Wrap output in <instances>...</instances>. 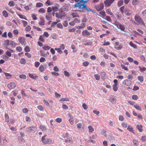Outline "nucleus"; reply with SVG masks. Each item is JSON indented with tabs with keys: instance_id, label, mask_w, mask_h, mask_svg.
<instances>
[{
	"instance_id": "obj_16",
	"label": "nucleus",
	"mask_w": 146,
	"mask_h": 146,
	"mask_svg": "<svg viewBox=\"0 0 146 146\" xmlns=\"http://www.w3.org/2000/svg\"><path fill=\"white\" fill-rule=\"evenodd\" d=\"M39 127L42 131H45L47 130L46 127L43 125H40Z\"/></svg>"
},
{
	"instance_id": "obj_36",
	"label": "nucleus",
	"mask_w": 146,
	"mask_h": 146,
	"mask_svg": "<svg viewBox=\"0 0 146 146\" xmlns=\"http://www.w3.org/2000/svg\"><path fill=\"white\" fill-rule=\"evenodd\" d=\"M5 54L9 57H11L12 56L11 52L9 51H7L6 52Z\"/></svg>"
},
{
	"instance_id": "obj_26",
	"label": "nucleus",
	"mask_w": 146,
	"mask_h": 146,
	"mask_svg": "<svg viewBox=\"0 0 146 146\" xmlns=\"http://www.w3.org/2000/svg\"><path fill=\"white\" fill-rule=\"evenodd\" d=\"M85 26V24L83 23L81 25L78 26L77 27V28L78 29H81L84 28Z\"/></svg>"
},
{
	"instance_id": "obj_30",
	"label": "nucleus",
	"mask_w": 146,
	"mask_h": 146,
	"mask_svg": "<svg viewBox=\"0 0 146 146\" xmlns=\"http://www.w3.org/2000/svg\"><path fill=\"white\" fill-rule=\"evenodd\" d=\"M59 101L60 102L69 101V100L68 98H62L60 99Z\"/></svg>"
},
{
	"instance_id": "obj_18",
	"label": "nucleus",
	"mask_w": 146,
	"mask_h": 146,
	"mask_svg": "<svg viewBox=\"0 0 146 146\" xmlns=\"http://www.w3.org/2000/svg\"><path fill=\"white\" fill-rule=\"evenodd\" d=\"M59 5L58 4L56 5V6H53L52 7V9L53 11H57L58 10V7H59Z\"/></svg>"
},
{
	"instance_id": "obj_61",
	"label": "nucleus",
	"mask_w": 146,
	"mask_h": 146,
	"mask_svg": "<svg viewBox=\"0 0 146 146\" xmlns=\"http://www.w3.org/2000/svg\"><path fill=\"white\" fill-rule=\"evenodd\" d=\"M76 23H75L74 21H72L70 22L69 23V24L71 26H74Z\"/></svg>"
},
{
	"instance_id": "obj_28",
	"label": "nucleus",
	"mask_w": 146,
	"mask_h": 146,
	"mask_svg": "<svg viewBox=\"0 0 146 146\" xmlns=\"http://www.w3.org/2000/svg\"><path fill=\"white\" fill-rule=\"evenodd\" d=\"M88 128L89 129V132H92L94 130V128L91 125H89L88 127Z\"/></svg>"
},
{
	"instance_id": "obj_32",
	"label": "nucleus",
	"mask_w": 146,
	"mask_h": 146,
	"mask_svg": "<svg viewBox=\"0 0 146 146\" xmlns=\"http://www.w3.org/2000/svg\"><path fill=\"white\" fill-rule=\"evenodd\" d=\"M123 45L122 44H120L116 47H114V48L117 50H120L122 48Z\"/></svg>"
},
{
	"instance_id": "obj_27",
	"label": "nucleus",
	"mask_w": 146,
	"mask_h": 146,
	"mask_svg": "<svg viewBox=\"0 0 146 146\" xmlns=\"http://www.w3.org/2000/svg\"><path fill=\"white\" fill-rule=\"evenodd\" d=\"M101 76V78L104 79L105 77L106 76V74L104 72H102L100 73Z\"/></svg>"
},
{
	"instance_id": "obj_6",
	"label": "nucleus",
	"mask_w": 146,
	"mask_h": 146,
	"mask_svg": "<svg viewBox=\"0 0 146 146\" xmlns=\"http://www.w3.org/2000/svg\"><path fill=\"white\" fill-rule=\"evenodd\" d=\"M86 6L84 3L82 4L80 3H77L75 4L74 5V7H78L79 9H82L84 8H85V6Z\"/></svg>"
},
{
	"instance_id": "obj_38",
	"label": "nucleus",
	"mask_w": 146,
	"mask_h": 146,
	"mask_svg": "<svg viewBox=\"0 0 146 146\" xmlns=\"http://www.w3.org/2000/svg\"><path fill=\"white\" fill-rule=\"evenodd\" d=\"M42 48L44 50H49L51 48V47L49 46H44L42 47Z\"/></svg>"
},
{
	"instance_id": "obj_9",
	"label": "nucleus",
	"mask_w": 146,
	"mask_h": 146,
	"mask_svg": "<svg viewBox=\"0 0 146 146\" xmlns=\"http://www.w3.org/2000/svg\"><path fill=\"white\" fill-rule=\"evenodd\" d=\"M29 75L30 78L35 80L37 79L38 78V76L35 74H31L29 73Z\"/></svg>"
},
{
	"instance_id": "obj_45",
	"label": "nucleus",
	"mask_w": 146,
	"mask_h": 146,
	"mask_svg": "<svg viewBox=\"0 0 146 146\" xmlns=\"http://www.w3.org/2000/svg\"><path fill=\"white\" fill-rule=\"evenodd\" d=\"M55 50L58 52L60 54H62V51L61 50L60 48H55Z\"/></svg>"
},
{
	"instance_id": "obj_23",
	"label": "nucleus",
	"mask_w": 146,
	"mask_h": 146,
	"mask_svg": "<svg viewBox=\"0 0 146 146\" xmlns=\"http://www.w3.org/2000/svg\"><path fill=\"white\" fill-rule=\"evenodd\" d=\"M39 70L41 72H42L44 71L45 68L44 66L42 65H40L39 67Z\"/></svg>"
},
{
	"instance_id": "obj_12",
	"label": "nucleus",
	"mask_w": 146,
	"mask_h": 146,
	"mask_svg": "<svg viewBox=\"0 0 146 146\" xmlns=\"http://www.w3.org/2000/svg\"><path fill=\"white\" fill-rule=\"evenodd\" d=\"M127 129L128 131L132 133L133 134H135V133L134 132L133 128L131 126L129 125L128 126Z\"/></svg>"
},
{
	"instance_id": "obj_29",
	"label": "nucleus",
	"mask_w": 146,
	"mask_h": 146,
	"mask_svg": "<svg viewBox=\"0 0 146 146\" xmlns=\"http://www.w3.org/2000/svg\"><path fill=\"white\" fill-rule=\"evenodd\" d=\"M118 29H121V31H123L125 32V31H124V30L125 29V27L123 25L121 24H120V25H119V27H118Z\"/></svg>"
},
{
	"instance_id": "obj_17",
	"label": "nucleus",
	"mask_w": 146,
	"mask_h": 146,
	"mask_svg": "<svg viewBox=\"0 0 146 146\" xmlns=\"http://www.w3.org/2000/svg\"><path fill=\"white\" fill-rule=\"evenodd\" d=\"M142 127H143L141 125L138 124L137 125V128L140 132H141L143 131Z\"/></svg>"
},
{
	"instance_id": "obj_50",
	"label": "nucleus",
	"mask_w": 146,
	"mask_h": 146,
	"mask_svg": "<svg viewBox=\"0 0 146 146\" xmlns=\"http://www.w3.org/2000/svg\"><path fill=\"white\" fill-rule=\"evenodd\" d=\"M89 62L88 61H85L82 63V65L84 66H86L88 65Z\"/></svg>"
},
{
	"instance_id": "obj_25",
	"label": "nucleus",
	"mask_w": 146,
	"mask_h": 146,
	"mask_svg": "<svg viewBox=\"0 0 146 146\" xmlns=\"http://www.w3.org/2000/svg\"><path fill=\"white\" fill-rule=\"evenodd\" d=\"M43 6V4L41 3L38 2L36 4V7H40Z\"/></svg>"
},
{
	"instance_id": "obj_3",
	"label": "nucleus",
	"mask_w": 146,
	"mask_h": 146,
	"mask_svg": "<svg viewBox=\"0 0 146 146\" xmlns=\"http://www.w3.org/2000/svg\"><path fill=\"white\" fill-rule=\"evenodd\" d=\"M37 130V128L35 127L31 126L27 127L25 130V131L27 133H30L31 132L34 133Z\"/></svg>"
},
{
	"instance_id": "obj_15",
	"label": "nucleus",
	"mask_w": 146,
	"mask_h": 146,
	"mask_svg": "<svg viewBox=\"0 0 146 146\" xmlns=\"http://www.w3.org/2000/svg\"><path fill=\"white\" fill-rule=\"evenodd\" d=\"M2 14L3 16L5 18L8 17L9 15L7 12L5 10H4L2 12Z\"/></svg>"
},
{
	"instance_id": "obj_51",
	"label": "nucleus",
	"mask_w": 146,
	"mask_h": 146,
	"mask_svg": "<svg viewBox=\"0 0 146 146\" xmlns=\"http://www.w3.org/2000/svg\"><path fill=\"white\" fill-rule=\"evenodd\" d=\"M5 120L7 121V122H9V115L8 114H6L5 115Z\"/></svg>"
},
{
	"instance_id": "obj_55",
	"label": "nucleus",
	"mask_w": 146,
	"mask_h": 146,
	"mask_svg": "<svg viewBox=\"0 0 146 146\" xmlns=\"http://www.w3.org/2000/svg\"><path fill=\"white\" fill-rule=\"evenodd\" d=\"M133 144L135 146H137L138 145V142L135 139H133Z\"/></svg>"
},
{
	"instance_id": "obj_33",
	"label": "nucleus",
	"mask_w": 146,
	"mask_h": 146,
	"mask_svg": "<svg viewBox=\"0 0 146 146\" xmlns=\"http://www.w3.org/2000/svg\"><path fill=\"white\" fill-rule=\"evenodd\" d=\"M8 5L10 7H13L15 5V3L13 1H10L8 3Z\"/></svg>"
},
{
	"instance_id": "obj_54",
	"label": "nucleus",
	"mask_w": 146,
	"mask_h": 146,
	"mask_svg": "<svg viewBox=\"0 0 146 146\" xmlns=\"http://www.w3.org/2000/svg\"><path fill=\"white\" fill-rule=\"evenodd\" d=\"M99 13L103 17H104L106 15V12L104 11H102L100 12Z\"/></svg>"
},
{
	"instance_id": "obj_44",
	"label": "nucleus",
	"mask_w": 146,
	"mask_h": 146,
	"mask_svg": "<svg viewBox=\"0 0 146 146\" xmlns=\"http://www.w3.org/2000/svg\"><path fill=\"white\" fill-rule=\"evenodd\" d=\"M116 100V99L115 98H111L110 99V101L111 102H115Z\"/></svg>"
},
{
	"instance_id": "obj_49",
	"label": "nucleus",
	"mask_w": 146,
	"mask_h": 146,
	"mask_svg": "<svg viewBox=\"0 0 146 146\" xmlns=\"http://www.w3.org/2000/svg\"><path fill=\"white\" fill-rule=\"evenodd\" d=\"M21 21L23 24V25L24 27H25L27 25L28 23L27 21L24 20H22Z\"/></svg>"
},
{
	"instance_id": "obj_37",
	"label": "nucleus",
	"mask_w": 146,
	"mask_h": 146,
	"mask_svg": "<svg viewBox=\"0 0 146 146\" xmlns=\"http://www.w3.org/2000/svg\"><path fill=\"white\" fill-rule=\"evenodd\" d=\"M38 11L40 13H44L46 12V10L44 8H41L39 9Z\"/></svg>"
},
{
	"instance_id": "obj_10",
	"label": "nucleus",
	"mask_w": 146,
	"mask_h": 146,
	"mask_svg": "<svg viewBox=\"0 0 146 146\" xmlns=\"http://www.w3.org/2000/svg\"><path fill=\"white\" fill-rule=\"evenodd\" d=\"M40 21L38 24L40 25H44L45 24L44 19L43 17H40Z\"/></svg>"
},
{
	"instance_id": "obj_31",
	"label": "nucleus",
	"mask_w": 146,
	"mask_h": 146,
	"mask_svg": "<svg viewBox=\"0 0 146 146\" xmlns=\"http://www.w3.org/2000/svg\"><path fill=\"white\" fill-rule=\"evenodd\" d=\"M123 1L122 0H119L118 1L117 6L118 7L121 6L123 4Z\"/></svg>"
},
{
	"instance_id": "obj_46",
	"label": "nucleus",
	"mask_w": 146,
	"mask_h": 146,
	"mask_svg": "<svg viewBox=\"0 0 146 146\" xmlns=\"http://www.w3.org/2000/svg\"><path fill=\"white\" fill-rule=\"evenodd\" d=\"M94 77L97 80H99L100 79V76L98 74H95L94 75Z\"/></svg>"
},
{
	"instance_id": "obj_14",
	"label": "nucleus",
	"mask_w": 146,
	"mask_h": 146,
	"mask_svg": "<svg viewBox=\"0 0 146 146\" xmlns=\"http://www.w3.org/2000/svg\"><path fill=\"white\" fill-rule=\"evenodd\" d=\"M82 34L83 35H86L87 36H89L90 35V33L87 30H86L82 32Z\"/></svg>"
},
{
	"instance_id": "obj_35",
	"label": "nucleus",
	"mask_w": 146,
	"mask_h": 146,
	"mask_svg": "<svg viewBox=\"0 0 146 146\" xmlns=\"http://www.w3.org/2000/svg\"><path fill=\"white\" fill-rule=\"evenodd\" d=\"M138 79L141 82H143L144 80L143 77L142 76H139L138 77Z\"/></svg>"
},
{
	"instance_id": "obj_39",
	"label": "nucleus",
	"mask_w": 146,
	"mask_h": 146,
	"mask_svg": "<svg viewBox=\"0 0 146 146\" xmlns=\"http://www.w3.org/2000/svg\"><path fill=\"white\" fill-rule=\"evenodd\" d=\"M115 15L117 19H120L121 18V15L119 13H116Z\"/></svg>"
},
{
	"instance_id": "obj_13",
	"label": "nucleus",
	"mask_w": 146,
	"mask_h": 146,
	"mask_svg": "<svg viewBox=\"0 0 146 146\" xmlns=\"http://www.w3.org/2000/svg\"><path fill=\"white\" fill-rule=\"evenodd\" d=\"M3 73L5 75L7 79H9L12 76L10 74L5 72H3Z\"/></svg>"
},
{
	"instance_id": "obj_63",
	"label": "nucleus",
	"mask_w": 146,
	"mask_h": 146,
	"mask_svg": "<svg viewBox=\"0 0 146 146\" xmlns=\"http://www.w3.org/2000/svg\"><path fill=\"white\" fill-rule=\"evenodd\" d=\"M137 4V0H133L132 2V4L135 5Z\"/></svg>"
},
{
	"instance_id": "obj_58",
	"label": "nucleus",
	"mask_w": 146,
	"mask_h": 146,
	"mask_svg": "<svg viewBox=\"0 0 146 146\" xmlns=\"http://www.w3.org/2000/svg\"><path fill=\"white\" fill-rule=\"evenodd\" d=\"M31 29V27L29 25H28L25 28V30L27 31H29Z\"/></svg>"
},
{
	"instance_id": "obj_56",
	"label": "nucleus",
	"mask_w": 146,
	"mask_h": 146,
	"mask_svg": "<svg viewBox=\"0 0 146 146\" xmlns=\"http://www.w3.org/2000/svg\"><path fill=\"white\" fill-rule=\"evenodd\" d=\"M45 3L47 4L48 5H51L53 4L52 2H50V0H47V1Z\"/></svg>"
},
{
	"instance_id": "obj_24",
	"label": "nucleus",
	"mask_w": 146,
	"mask_h": 146,
	"mask_svg": "<svg viewBox=\"0 0 146 146\" xmlns=\"http://www.w3.org/2000/svg\"><path fill=\"white\" fill-rule=\"evenodd\" d=\"M118 89L117 85L114 84L113 85V90L115 91H116Z\"/></svg>"
},
{
	"instance_id": "obj_41",
	"label": "nucleus",
	"mask_w": 146,
	"mask_h": 146,
	"mask_svg": "<svg viewBox=\"0 0 146 146\" xmlns=\"http://www.w3.org/2000/svg\"><path fill=\"white\" fill-rule=\"evenodd\" d=\"M38 109L40 111H43L44 110L43 107L41 105H39L37 106Z\"/></svg>"
},
{
	"instance_id": "obj_34",
	"label": "nucleus",
	"mask_w": 146,
	"mask_h": 146,
	"mask_svg": "<svg viewBox=\"0 0 146 146\" xmlns=\"http://www.w3.org/2000/svg\"><path fill=\"white\" fill-rule=\"evenodd\" d=\"M73 18H74L76 17H79L78 13H72L71 14Z\"/></svg>"
},
{
	"instance_id": "obj_53",
	"label": "nucleus",
	"mask_w": 146,
	"mask_h": 146,
	"mask_svg": "<svg viewBox=\"0 0 146 146\" xmlns=\"http://www.w3.org/2000/svg\"><path fill=\"white\" fill-rule=\"evenodd\" d=\"M39 40L42 42H44L45 41V40L44 39V36H42V35L40 36Z\"/></svg>"
},
{
	"instance_id": "obj_40",
	"label": "nucleus",
	"mask_w": 146,
	"mask_h": 146,
	"mask_svg": "<svg viewBox=\"0 0 146 146\" xmlns=\"http://www.w3.org/2000/svg\"><path fill=\"white\" fill-rule=\"evenodd\" d=\"M19 78L21 79H26L27 77L26 75L24 74H22L19 75Z\"/></svg>"
},
{
	"instance_id": "obj_59",
	"label": "nucleus",
	"mask_w": 146,
	"mask_h": 146,
	"mask_svg": "<svg viewBox=\"0 0 146 146\" xmlns=\"http://www.w3.org/2000/svg\"><path fill=\"white\" fill-rule=\"evenodd\" d=\"M40 65V63L38 61H36L35 62V66L36 68L38 67Z\"/></svg>"
},
{
	"instance_id": "obj_1",
	"label": "nucleus",
	"mask_w": 146,
	"mask_h": 146,
	"mask_svg": "<svg viewBox=\"0 0 146 146\" xmlns=\"http://www.w3.org/2000/svg\"><path fill=\"white\" fill-rule=\"evenodd\" d=\"M42 143L45 144H52L53 143L52 140L47 137L46 135L45 134L42 138Z\"/></svg>"
},
{
	"instance_id": "obj_42",
	"label": "nucleus",
	"mask_w": 146,
	"mask_h": 146,
	"mask_svg": "<svg viewBox=\"0 0 146 146\" xmlns=\"http://www.w3.org/2000/svg\"><path fill=\"white\" fill-rule=\"evenodd\" d=\"M132 98L134 100H137L138 98V97L137 95H133L132 96Z\"/></svg>"
},
{
	"instance_id": "obj_7",
	"label": "nucleus",
	"mask_w": 146,
	"mask_h": 146,
	"mask_svg": "<svg viewBox=\"0 0 146 146\" xmlns=\"http://www.w3.org/2000/svg\"><path fill=\"white\" fill-rule=\"evenodd\" d=\"M16 86V84L14 82H11L9 84L7 85V87L9 89H14Z\"/></svg>"
},
{
	"instance_id": "obj_4",
	"label": "nucleus",
	"mask_w": 146,
	"mask_h": 146,
	"mask_svg": "<svg viewBox=\"0 0 146 146\" xmlns=\"http://www.w3.org/2000/svg\"><path fill=\"white\" fill-rule=\"evenodd\" d=\"M115 0H106L104 3L106 7H109L113 3Z\"/></svg>"
},
{
	"instance_id": "obj_19",
	"label": "nucleus",
	"mask_w": 146,
	"mask_h": 146,
	"mask_svg": "<svg viewBox=\"0 0 146 146\" xmlns=\"http://www.w3.org/2000/svg\"><path fill=\"white\" fill-rule=\"evenodd\" d=\"M17 15L19 16V17L21 19H24L26 20H27V18L26 17L25 15H21L20 14L18 13H17Z\"/></svg>"
},
{
	"instance_id": "obj_2",
	"label": "nucleus",
	"mask_w": 146,
	"mask_h": 146,
	"mask_svg": "<svg viewBox=\"0 0 146 146\" xmlns=\"http://www.w3.org/2000/svg\"><path fill=\"white\" fill-rule=\"evenodd\" d=\"M135 20L138 23V24L145 26V24L142 19L138 14H136L135 17Z\"/></svg>"
},
{
	"instance_id": "obj_52",
	"label": "nucleus",
	"mask_w": 146,
	"mask_h": 146,
	"mask_svg": "<svg viewBox=\"0 0 146 146\" xmlns=\"http://www.w3.org/2000/svg\"><path fill=\"white\" fill-rule=\"evenodd\" d=\"M49 34L46 31L44 32L43 33V36H45L46 37H48L49 36Z\"/></svg>"
},
{
	"instance_id": "obj_43",
	"label": "nucleus",
	"mask_w": 146,
	"mask_h": 146,
	"mask_svg": "<svg viewBox=\"0 0 146 146\" xmlns=\"http://www.w3.org/2000/svg\"><path fill=\"white\" fill-rule=\"evenodd\" d=\"M134 107L136 109H137V110H139L141 111L142 110V109H141V107L140 106H139L134 105Z\"/></svg>"
},
{
	"instance_id": "obj_57",
	"label": "nucleus",
	"mask_w": 146,
	"mask_h": 146,
	"mask_svg": "<svg viewBox=\"0 0 146 146\" xmlns=\"http://www.w3.org/2000/svg\"><path fill=\"white\" fill-rule=\"evenodd\" d=\"M121 66L122 67V68L123 69H124V70H126V71L128 70H129L127 68V67L125 66L124 65L122 64L121 65Z\"/></svg>"
},
{
	"instance_id": "obj_62",
	"label": "nucleus",
	"mask_w": 146,
	"mask_h": 146,
	"mask_svg": "<svg viewBox=\"0 0 146 146\" xmlns=\"http://www.w3.org/2000/svg\"><path fill=\"white\" fill-rule=\"evenodd\" d=\"M64 74L66 76H67L68 77H69L70 75V74L69 72L66 71H64Z\"/></svg>"
},
{
	"instance_id": "obj_20",
	"label": "nucleus",
	"mask_w": 146,
	"mask_h": 146,
	"mask_svg": "<svg viewBox=\"0 0 146 146\" xmlns=\"http://www.w3.org/2000/svg\"><path fill=\"white\" fill-rule=\"evenodd\" d=\"M46 18L48 21L50 20L52 18V15L50 13L46 15Z\"/></svg>"
},
{
	"instance_id": "obj_22",
	"label": "nucleus",
	"mask_w": 146,
	"mask_h": 146,
	"mask_svg": "<svg viewBox=\"0 0 146 146\" xmlns=\"http://www.w3.org/2000/svg\"><path fill=\"white\" fill-rule=\"evenodd\" d=\"M129 45L130 46L132 47H133L134 48H137V46L133 42H132L130 41L129 43Z\"/></svg>"
},
{
	"instance_id": "obj_60",
	"label": "nucleus",
	"mask_w": 146,
	"mask_h": 146,
	"mask_svg": "<svg viewBox=\"0 0 146 146\" xmlns=\"http://www.w3.org/2000/svg\"><path fill=\"white\" fill-rule=\"evenodd\" d=\"M10 42L9 40H7L5 41L4 44L8 46L10 45Z\"/></svg>"
},
{
	"instance_id": "obj_64",
	"label": "nucleus",
	"mask_w": 146,
	"mask_h": 146,
	"mask_svg": "<svg viewBox=\"0 0 146 146\" xmlns=\"http://www.w3.org/2000/svg\"><path fill=\"white\" fill-rule=\"evenodd\" d=\"M139 68L140 70L142 72H143L144 71H145L146 70V68L145 67H143L141 68L139 66Z\"/></svg>"
},
{
	"instance_id": "obj_48",
	"label": "nucleus",
	"mask_w": 146,
	"mask_h": 146,
	"mask_svg": "<svg viewBox=\"0 0 146 146\" xmlns=\"http://www.w3.org/2000/svg\"><path fill=\"white\" fill-rule=\"evenodd\" d=\"M121 125L122 127L124 128H126L127 127V123L125 122L122 123Z\"/></svg>"
},
{
	"instance_id": "obj_47",
	"label": "nucleus",
	"mask_w": 146,
	"mask_h": 146,
	"mask_svg": "<svg viewBox=\"0 0 146 146\" xmlns=\"http://www.w3.org/2000/svg\"><path fill=\"white\" fill-rule=\"evenodd\" d=\"M69 121L71 125H73L74 123V119L73 117L70 118Z\"/></svg>"
},
{
	"instance_id": "obj_8",
	"label": "nucleus",
	"mask_w": 146,
	"mask_h": 146,
	"mask_svg": "<svg viewBox=\"0 0 146 146\" xmlns=\"http://www.w3.org/2000/svg\"><path fill=\"white\" fill-rule=\"evenodd\" d=\"M104 5L103 3H102L99 5L96 6V8L97 11H100L103 9Z\"/></svg>"
},
{
	"instance_id": "obj_21",
	"label": "nucleus",
	"mask_w": 146,
	"mask_h": 146,
	"mask_svg": "<svg viewBox=\"0 0 146 146\" xmlns=\"http://www.w3.org/2000/svg\"><path fill=\"white\" fill-rule=\"evenodd\" d=\"M20 62L22 64H25L26 62V60L24 58H22L20 60Z\"/></svg>"
},
{
	"instance_id": "obj_11",
	"label": "nucleus",
	"mask_w": 146,
	"mask_h": 146,
	"mask_svg": "<svg viewBox=\"0 0 146 146\" xmlns=\"http://www.w3.org/2000/svg\"><path fill=\"white\" fill-rule=\"evenodd\" d=\"M18 40L20 43L23 44L25 41V38L23 37H19V38Z\"/></svg>"
},
{
	"instance_id": "obj_5",
	"label": "nucleus",
	"mask_w": 146,
	"mask_h": 146,
	"mask_svg": "<svg viewBox=\"0 0 146 146\" xmlns=\"http://www.w3.org/2000/svg\"><path fill=\"white\" fill-rule=\"evenodd\" d=\"M132 83V82L128 79H126L122 82L123 84L127 86H129Z\"/></svg>"
}]
</instances>
